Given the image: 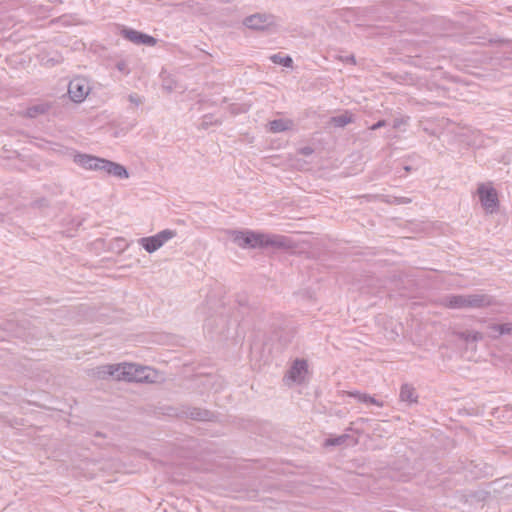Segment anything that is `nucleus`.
Returning <instances> with one entry per match:
<instances>
[{
	"label": "nucleus",
	"instance_id": "ddd939ff",
	"mask_svg": "<svg viewBox=\"0 0 512 512\" xmlns=\"http://www.w3.org/2000/svg\"><path fill=\"white\" fill-rule=\"evenodd\" d=\"M418 399V396L415 392V389L413 386L409 384H404L401 386L400 389V400L402 402H407L409 404L416 403Z\"/></svg>",
	"mask_w": 512,
	"mask_h": 512
},
{
	"label": "nucleus",
	"instance_id": "9d476101",
	"mask_svg": "<svg viewBox=\"0 0 512 512\" xmlns=\"http://www.w3.org/2000/svg\"><path fill=\"white\" fill-rule=\"evenodd\" d=\"M120 35L124 39L136 45L152 47L157 43V40L154 37L128 27H122L120 30Z\"/></svg>",
	"mask_w": 512,
	"mask_h": 512
},
{
	"label": "nucleus",
	"instance_id": "1a4fd4ad",
	"mask_svg": "<svg viewBox=\"0 0 512 512\" xmlns=\"http://www.w3.org/2000/svg\"><path fill=\"white\" fill-rule=\"evenodd\" d=\"M88 376L94 379L121 380V364H108L88 370Z\"/></svg>",
	"mask_w": 512,
	"mask_h": 512
},
{
	"label": "nucleus",
	"instance_id": "423d86ee",
	"mask_svg": "<svg viewBox=\"0 0 512 512\" xmlns=\"http://www.w3.org/2000/svg\"><path fill=\"white\" fill-rule=\"evenodd\" d=\"M176 235L177 233L175 230L165 229L153 236L140 238L138 243L148 253H154L162 246H164L168 241L176 237Z\"/></svg>",
	"mask_w": 512,
	"mask_h": 512
},
{
	"label": "nucleus",
	"instance_id": "5701e85b",
	"mask_svg": "<svg viewBox=\"0 0 512 512\" xmlns=\"http://www.w3.org/2000/svg\"><path fill=\"white\" fill-rule=\"evenodd\" d=\"M385 125H386V121H384V120L378 121L373 126H371V130H376V129H378L380 127H383Z\"/></svg>",
	"mask_w": 512,
	"mask_h": 512
},
{
	"label": "nucleus",
	"instance_id": "4be33fe9",
	"mask_svg": "<svg viewBox=\"0 0 512 512\" xmlns=\"http://www.w3.org/2000/svg\"><path fill=\"white\" fill-rule=\"evenodd\" d=\"M367 405H375V406H378V407H383V402H381V401L377 400L376 398L370 396Z\"/></svg>",
	"mask_w": 512,
	"mask_h": 512
},
{
	"label": "nucleus",
	"instance_id": "412c9836",
	"mask_svg": "<svg viewBox=\"0 0 512 512\" xmlns=\"http://www.w3.org/2000/svg\"><path fill=\"white\" fill-rule=\"evenodd\" d=\"M128 101L134 106V107H138L140 106L141 104H143L144 102V99L142 96L136 94V93H132L130 95H128Z\"/></svg>",
	"mask_w": 512,
	"mask_h": 512
},
{
	"label": "nucleus",
	"instance_id": "6e6552de",
	"mask_svg": "<svg viewBox=\"0 0 512 512\" xmlns=\"http://www.w3.org/2000/svg\"><path fill=\"white\" fill-rule=\"evenodd\" d=\"M308 375V365L305 360L297 359L292 364L291 368L287 372L284 380L290 384H302L306 381Z\"/></svg>",
	"mask_w": 512,
	"mask_h": 512
},
{
	"label": "nucleus",
	"instance_id": "7ed1b4c3",
	"mask_svg": "<svg viewBox=\"0 0 512 512\" xmlns=\"http://www.w3.org/2000/svg\"><path fill=\"white\" fill-rule=\"evenodd\" d=\"M160 379L159 373L151 367L139 366L133 363H121V380L154 383Z\"/></svg>",
	"mask_w": 512,
	"mask_h": 512
},
{
	"label": "nucleus",
	"instance_id": "20e7f679",
	"mask_svg": "<svg viewBox=\"0 0 512 512\" xmlns=\"http://www.w3.org/2000/svg\"><path fill=\"white\" fill-rule=\"evenodd\" d=\"M490 304L485 295H456L446 299V305L450 308H479Z\"/></svg>",
	"mask_w": 512,
	"mask_h": 512
},
{
	"label": "nucleus",
	"instance_id": "a211bd4d",
	"mask_svg": "<svg viewBox=\"0 0 512 512\" xmlns=\"http://www.w3.org/2000/svg\"><path fill=\"white\" fill-rule=\"evenodd\" d=\"M349 438L348 435H341V436H338V437H331V438H328L325 440V443L324 445L325 446H338V445H342L346 442V440Z\"/></svg>",
	"mask_w": 512,
	"mask_h": 512
},
{
	"label": "nucleus",
	"instance_id": "a878e982",
	"mask_svg": "<svg viewBox=\"0 0 512 512\" xmlns=\"http://www.w3.org/2000/svg\"><path fill=\"white\" fill-rule=\"evenodd\" d=\"M33 111H34V112H37V111H38V108H37L36 106H34Z\"/></svg>",
	"mask_w": 512,
	"mask_h": 512
},
{
	"label": "nucleus",
	"instance_id": "6ab92c4d",
	"mask_svg": "<svg viewBox=\"0 0 512 512\" xmlns=\"http://www.w3.org/2000/svg\"><path fill=\"white\" fill-rule=\"evenodd\" d=\"M348 396L354 397L357 401L362 402V403H364L366 405L368 404V400H369V397H370V395L365 394V393H360L358 391H356V392H349Z\"/></svg>",
	"mask_w": 512,
	"mask_h": 512
},
{
	"label": "nucleus",
	"instance_id": "4468645a",
	"mask_svg": "<svg viewBox=\"0 0 512 512\" xmlns=\"http://www.w3.org/2000/svg\"><path fill=\"white\" fill-rule=\"evenodd\" d=\"M490 336L497 337L503 334H512V324H493L490 327Z\"/></svg>",
	"mask_w": 512,
	"mask_h": 512
},
{
	"label": "nucleus",
	"instance_id": "f03ea898",
	"mask_svg": "<svg viewBox=\"0 0 512 512\" xmlns=\"http://www.w3.org/2000/svg\"><path fill=\"white\" fill-rule=\"evenodd\" d=\"M232 241L241 248L283 247L287 239L281 235L253 231H228Z\"/></svg>",
	"mask_w": 512,
	"mask_h": 512
},
{
	"label": "nucleus",
	"instance_id": "393cba45",
	"mask_svg": "<svg viewBox=\"0 0 512 512\" xmlns=\"http://www.w3.org/2000/svg\"><path fill=\"white\" fill-rule=\"evenodd\" d=\"M480 334L479 333H476L474 336H473V339L474 340H477V339H480Z\"/></svg>",
	"mask_w": 512,
	"mask_h": 512
},
{
	"label": "nucleus",
	"instance_id": "f3484780",
	"mask_svg": "<svg viewBox=\"0 0 512 512\" xmlns=\"http://www.w3.org/2000/svg\"><path fill=\"white\" fill-rule=\"evenodd\" d=\"M270 59L275 64H279L284 67H292L293 61L289 56H283L281 54H274L270 57Z\"/></svg>",
	"mask_w": 512,
	"mask_h": 512
},
{
	"label": "nucleus",
	"instance_id": "dca6fc26",
	"mask_svg": "<svg viewBox=\"0 0 512 512\" xmlns=\"http://www.w3.org/2000/svg\"><path fill=\"white\" fill-rule=\"evenodd\" d=\"M352 122V114L345 112L331 118V123L336 127H344Z\"/></svg>",
	"mask_w": 512,
	"mask_h": 512
},
{
	"label": "nucleus",
	"instance_id": "0eeeda50",
	"mask_svg": "<svg viewBox=\"0 0 512 512\" xmlns=\"http://www.w3.org/2000/svg\"><path fill=\"white\" fill-rule=\"evenodd\" d=\"M477 194L483 209L492 214L498 207V195L490 183H483L478 186Z\"/></svg>",
	"mask_w": 512,
	"mask_h": 512
},
{
	"label": "nucleus",
	"instance_id": "f8f14e48",
	"mask_svg": "<svg viewBox=\"0 0 512 512\" xmlns=\"http://www.w3.org/2000/svg\"><path fill=\"white\" fill-rule=\"evenodd\" d=\"M269 131L280 133L292 129L293 121L287 118L275 119L269 122Z\"/></svg>",
	"mask_w": 512,
	"mask_h": 512
},
{
	"label": "nucleus",
	"instance_id": "f257e3e1",
	"mask_svg": "<svg viewBox=\"0 0 512 512\" xmlns=\"http://www.w3.org/2000/svg\"><path fill=\"white\" fill-rule=\"evenodd\" d=\"M68 155L74 164L84 170L102 172L119 179H127L129 177V173L123 165L108 159L82 153L77 150L69 151Z\"/></svg>",
	"mask_w": 512,
	"mask_h": 512
},
{
	"label": "nucleus",
	"instance_id": "2eb2a0df",
	"mask_svg": "<svg viewBox=\"0 0 512 512\" xmlns=\"http://www.w3.org/2000/svg\"><path fill=\"white\" fill-rule=\"evenodd\" d=\"M162 88L171 93L173 91H176L178 88L177 81L169 74H166L165 72H162Z\"/></svg>",
	"mask_w": 512,
	"mask_h": 512
},
{
	"label": "nucleus",
	"instance_id": "aec40b11",
	"mask_svg": "<svg viewBox=\"0 0 512 512\" xmlns=\"http://www.w3.org/2000/svg\"><path fill=\"white\" fill-rule=\"evenodd\" d=\"M116 69L124 74V75H128L130 73V68H129V64L126 60H119L117 63H116Z\"/></svg>",
	"mask_w": 512,
	"mask_h": 512
},
{
	"label": "nucleus",
	"instance_id": "39448f33",
	"mask_svg": "<svg viewBox=\"0 0 512 512\" xmlns=\"http://www.w3.org/2000/svg\"><path fill=\"white\" fill-rule=\"evenodd\" d=\"M92 91V84L85 77H75L68 84V96L74 103H82Z\"/></svg>",
	"mask_w": 512,
	"mask_h": 512
},
{
	"label": "nucleus",
	"instance_id": "9b49d317",
	"mask_svg": "<svg viewBox=\"0 0 512 512\" xmlns=\"http://www.w3.org/2000/svg\"><path fill=\"white\" fill-rule=\"evenodd\" d=\"M273 23L272 17L266 14L256 13L243 19V25L248 29L262 30Z\"/></svg>",
	"mask_w": 512,
	"mask_h": 512
},
{
	"label": "nucleus",
	"instance_id": "b1692460",
	"mask_svg": "<svg viewBox=\"0 0 512 512\" xmlns=\"http://www.w3.org/2000/svg\"><path fill=\"white\" fill-rule=\"evenodd\" d=\"M402 124H404V120L403 119H396L393 122V127L394 128H399Z\"/></svg>",
	"mask_w": 512,
	"mask_h": 512
}]
</instances>
